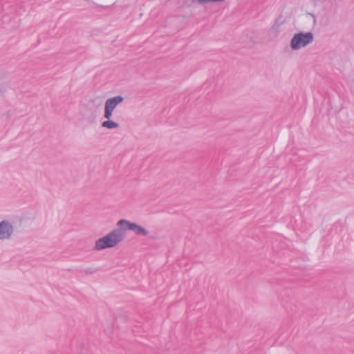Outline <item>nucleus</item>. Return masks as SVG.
Returning a JSON list of instances; mask_svg holds the SVG:
<instances>
[{"label": "nucleus", "mask_w": 354, "mask_h": 354, "mask_svg": "<svg viewBox=\"0 0 354 354\" xmlns=\"http://www.w3.org/2000/svg\"><path fill=\"white\" fill-rule=\"evenodd\" d=\"M117 228L109 232L104 236L98 239L93 248L94 250L101 251L106 248H112L121 243L124 237L127 230H131L136 235L147 236L149 232L141 225L135 223H131L125 219H121L118 221Z\"/></svg>", "instance_id": "f257e3e1"}, {"label": "nucleus", "mask_w": 354, "mask_h": 354, "mask_svg": "<svg viewBox=\"0 0 354 354\" xmlns=\"http://www.w3.org/2000/svg\"><path fill=\"white\" fill-rule=\"evenodd\" d=\"M314 40V35L310 32L295 34L290 41V48L295 50L304 48Z\"/></svg>", "instance_id": "f03ea898"}, {"label": "nucleus", "mask_w": 354, "mask_h": 354, "mask_svg": "<svg viewBox=\"0 0 354 354\" xmlns=\"http://www.w3.org/2000/svg\"><path fill=\"white\" fill-rule=\"evenodd\" d=\"M123 101L124 97L121 95H117L107 99L104 104V118L105 119H111L115 109Z\"/></svg>", "instance_id": "7ed1b4c3"}, {"label": "nucleus", "mask_w": 354, "mask_h": 354, "mask_svg": "<svg viewBox=\"0 0 354 354\" xmlns=\"http://www.w3.org/2000/svg\"><path fill=\"white\" fill-rule=\"evenodd\" d=\"M15 232V228L12 223L7 220L0 221V240H10Z\"/></svg>", "instance_id": "20e7f679"}, {"label": "nucleus", "mask_w": 354, "mask_h": 354, "mask_svg": "<svg viewBox=\"0 0 354 354\" xmlns=\"http://www.w3.org/2000/svg\"><path fill=\"white\" fill-rule=\"evenodd\" d=\"M102 127L103 128L107 129H118L120 127V124L111 120V119H106V120L102 122Z\"/></svg>", "instance_id": "39448f33"}, {"label": "nucleus", "mask_w": 354, "mask_h": 354, "mask_svg": "<svg viewBox=\"0 0 354 354\" xmlns=\"http://www.w3.org/2000/svg\"><path fill=\"white\" fill-rule=\"evenodd\" d=\"M278 28H279V25L277 24H274L272 28H271V31H275V32H278Z\"/></svg>", "instance_id": "423d86ee"}, {"label": "nucleus", "mask_w": 354, "mask_h": 354, "mask_svg": "<svg viewBox=\"0 0 354 354\" xmlns=\"http://www.w3.org/2000/svg\"><path fill=\"white\" fill-rule=\"evenodd\" d=\"M4 88L2 86L1 84H0V95H2L4 93Z\"/></svg>", "instance_id": "0eeeda50"}, {"label": "nucleus", "mask_w": 354, "mask_h": 354, "mask_svg": "<svg viewBox=\"0 0 354 354\" xmlns=\"http://www.w3.org/2000/svg\"><path fill=\"white\" fill-rule=\"evenodd\" d=\"M101 106V102H99L97 104V106Z\"/></svg>", "instance_id": "6e6552de"}]
</instances>
